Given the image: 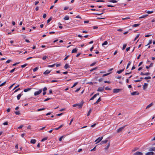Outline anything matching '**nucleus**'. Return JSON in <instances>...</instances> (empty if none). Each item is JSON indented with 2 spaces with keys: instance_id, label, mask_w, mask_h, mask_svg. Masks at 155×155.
<instances>
[{
  "instance_id": "obj_3",
  "label": "nucleus",
  "mask_w": 155,
  "mask_h": 155,
  "mask_svg": "<svg viewBox=\"0 0 155 155\" xmlns=\"http://www.w3.org/2000/svg\"><path fill=\"white\" fill-rule=\"evenodd\" d=\"M103 139V137H101L98 138L97 140H96L95 141V142H96L97 141L96 143H99Z\"/></svg>"
},
{
  "instance_id": "obj_27",
  "label": "nucleus",
  "mask_w": 155,
  "mask_h": 155,
  "mask_svg": "<svg viewBox=\"0 0 155 155\" xmlns=\"http://www.w3.org/2000/svg\"><path fill=\"white\" fill-rule=\"evenodd\" d=\"M145 12H146L147 13H148V14H151L152 13H153V11H147V10H146L145 11Z\"/></svg>"
},
{
  "instance_id": "obj_47",
  "label": "nucleus",
  "mask_w": 155,
  "mask_h": 155,
  "mask_svg": "<svg viewBox=\"0 0 155 155\" xmlns=\"http://www.w3.org/2000/svg\"><path fill=\"white\" fill-rule=\"evenodd\" d=\"M27 65V64H25L24 65H22L21 66V67L22 68H24L26 67Z\"/></svg>"
},
{
  "instance_id": "obj_64",
  "label": "nucleus",
  "mask_w": 155,
  "mask_h": 155,
  "mask_svg": "<svg viewBox=\"0 0 155 155\" xmlns=\"http://www.w3.org/2000/svg\"><path fill=\"white\" fill-rule=\"evenodd\" d=\"M46 17V14H44L43 16V18H45Z\"/></svg>"
},
{
  "instance_id": "obj_26",
  "label": "nucleus",
  "mask_w": 155,
  "mask_h": 155,
  "mask_svg": "<svg viewBox=\"0 0 155 155\" xmlns=\"http://www.w3.org/2000/svg\"><path fill=\"white\" fill-rule=\"evenodd\" d=\"M140 24H134L132 25L133 27H137L139 26L140 25Z\"/></svg>"
},
{
  "instance_id": "obj_10",
  "label": "nucleus",
  "mask_w": 155,
  "mask_h": 155,
  "mask_svg": "<svg viewBox=\"0 0 155 155\" xmlns=\"http://www.w3.org/2000/svg\"><path fill=\"white\" fill-rule=\"evenodd\" d=\"M154 153L152 152H150L146 153V155H153Z\"/></svg>"
},
{
  "instance_id": "obj_11",
  "label": "nucleus",
  "mask_w": 155,
  "mask_h": 155,
  "mask_svg": "<svg viewBox=\"0 0 155 155\" xmlns=\"http://www.w3.org/2000/svg\"><path fill=\"white\" fill-rule=\"evenodd\" d=\"M78 51V49L76 48L74 49H73L71 51V53H74L77 52Z\"/></svg>"
},
{
  "instance_id": "obj_16",
  "label": "nucleus",
  "mask_w": 155,
  "mask_h": 155,
  "mask_svg": "<svg viewBox=\"0 0 155 155\" xmlns=\"http://www.w3.org/2000/svg\"><path fill=\"white\" fill-rule=\"evenodd\" d=\"M22 95L23 94H22L21 93L18 94L17 96V98L18 100H19L21 97V96H22Z\"/></svg>"
},
{
  "instance_id": "obj_31",
  "label": "nucleus",
  "mask_w": 155,
  "mask_h": 155,
  "mask_svg": "<svg viewBox=\"0 0 155 155\" xmlns=\"http://www.w3.org/2000/svg\"><path fill=\"white\" fill-rule=\"evenodd\" d=\"M91 110V109H90L89 110L87 114V116H89V115H90Z\"/></svg>"
},
{
  "instance_id": "obj_9",
  "label": "nucleus",
  "mask_w": 155,
  "mask_h": 155,
  "mask_svg": "<svg viewBox=\"0 0 155 155\" xmlns=\"http://www.w3.org/2000/svg\"><path fill=\"white\" fill-rule=\"evenodd\" d=\"M139 93L137 91H134L133 92H132L131 93V95H139Z\"/></svg>"
},
{
  "instance_id": "obj_1",
  "label": "nucleus",
  "mask_w": 155,
  "mask_h": 155,
  "mask_svg": "<svg viewBox=\"0 0 155 155\" xmlns=\"http://www.w3.org/2000/svg\"><path fill=\"white\" fill-rule=\"evenodd\" d=\"M84 103V102L83 101H82L81 102L80 104H73V107H75L77 106H78V107L79 108H81L83 106V105Z\"/></svg>"
},
{
  "instance_id": "obj_38",
  "label": "nucleus",
  "mask_w": 155,
  "mask_h": 155,
  "mask_svg": "<svg viewBox=\"0 0 155 155\" xmlns=\"http://www.w3.org/2000/svg\"><path fill=\"white\" fill-rule=\"evenodd\" d=\"M78 82H76L74 83L73 85L71 87V88H72L78 84Z\"/></svg>"
},
{
  "instance_id": "obj_24",
  "label": "nucleus",
  "mask_w": 155,
  "mask_h": 155,
  "mask_svg": "<svg viewBox=\"0 0 155 155\" xmlns=\"http://www.w3.org/2000/svg\"><path fill=\"white\" fill-rule=\"evenodd\" d=\"M69 67V65L67 64H66L64 66V68L65 69H67Z\"/></svg>"
},
{
  "instance_id": "obj_19",
  "label": "nucleus",
  "mask_w": 155,
  "mask_h": 155,
  "mask_svg": "<svg viewBox=\"0 0 155 155\" xmlns=\"http://www.w3.org/2000/svg\"><path fill=\"white\" fill-rule=\"evenodd\" d=\"M69 17L68 16L66 15L65 16V17L64 18V19L65 20H67L69 19Z\"/></svg>"
},
{
  "instance_id": "obj_8",
  "label": "nucleus",
  "mask_w": 155,
  "mask_h": 155,
  "mask_svg": "<svg viewBox=\"0 0 155 155\" xmlns=\"http://www.w3.org/2000/svg\"><path fill=\"white\" fill-rule=\"evenodd\" d=\"M148 86V84L145 83L144 85H143V90H145L147 88Z\"/></svg>"
},
{
  "instance_id": "obj_62",
  "label": "nucleus",
  "mask_w": 155,
  "mask_h": 155,
  "mask_svg": "<svg viewBox=\"0 0 155 155\" xmlns=\"http://www.w3.org/2000/svg\"><path fill=\"white\" fill-rule=\"evenodd\" d=\"M153 64L152 63H150V65L149 67H152L153 66Z\"/></svg>"
},
{
  "instance_id": "obj_61",
  "label": "nucleus",
  "mask_w": 155,
  "mask_h": 155,
  "mask_svg": "<svg viewBox=\"0 0 155 155\" xmlns=\"http://www.w3.org/2000/svg\"><path fill=\"white\" fill-rule=\"evenodd\" d=\"M51 98H47L45 100H44V101H48V100H50V99H51Z\"/></svg>"
},
{
  "instance_id": "obj_12",
  "label": "nucleus",
  "mask_w": 155,
  "mask_h": 155,
  "mask_svg": "<svg viewBox=\"0 0 155 155\" xmlns=\"http://www.w3.org/2000/svg\"><path fill=\"white\" fill-rule=\"evenodd\" d=\"M101 101V98L100 97L98 99V100L96 101V102L94 103V104H97L99 102H100Z\"/></svg>"
},
{
  "instance_id": "obj_34",
  "label": "nucleus",
  "mask_w": 155,
  "mask_h": 155,
  "mask_svg": "<svg viewBox=\"0 0 155 155\" xmlns=\"http://www.w3.org/2000/svg\"><path fill=\"white\" fill-rule=\"evenodd\" d=\"M48 139V137H45L43 138L41 140V141L42 142H43L46 140H47V139Z\"/></svg>"
},
{
  "instance_id": "obj_4",
  "label": "nucleus",
  "mask_w": 155,
  "mask_h": 155,
  "mask_svg": "<svg viewBox=\"0 0 155 155\" xmlns=\"http://www.w3.org/2000/svg\"><path fill=\"white\" fill-rule=\"evenodd\" d=\"M122 90L121 89H113V93H117L119 92L120 91Z\"/></svg>"
},
{
  "instance_id": "obj_33",
  "label": "nucleus",
  "mask_w": 155,
  "mask_h": 155,
  "mask_svg": "<svg viewBox=\"0 0 155 155\" xmlns=\"http://www.w3.org/2000/svg\"><path fill=\"white\" fill-rule=\"evenodd\" d=\"M15 113L17 115H19L21 114L20 112L19 111H15Z\"/></svg>"
},
{
  "instance_id": "obj_29",
  "label": "nucleus",
  "mask_w": 155,
  "mask_h": 155,
  "mask_svg": "<svg viewBox=\"0 0 155 155\" xmlns=\"http://www.w3.org/2000/svg\"><path fill=\"white\" fill-rule=\"evenodd\" d=\"M31 89V88H27L26 89H25L24 90V91L25 92H27L30 91Z\"/></svg>"
},
{
  "instance_id": "obj_6",
  "label": "nucleus",
  "mask_w": 155,
  "mask_h": 155,
  "mask_svg": "<svg viewBox=\"0 0 155 155\" xmlns=\"http://www.w3.org/2000/svg\"><path fill=\"white\" fill-rule=\"evenodd\" d=\"M104 90V87H100L97 90L98 91L102 92Z\"/></svg>"
},
{
  "instance_id": "obj_51",
  "label": "nucleus",
  "mask_w": 155,
  "mask_h": 155,
  "mask_svg": "<svg viewBox=\"0 0 155 155\" xmlns=\"http://www.w3.org/2000/svg\"><path fill=\"white\" fill-rule=\"evenodd\" d=\"M96 63V62H94L93 63H92V64H91L90 65V66H92L94 65Z\"/></svg>"
},
{
  "instance_id": "obj_17",
  "label": "nucleus",
  "mask_w": 155,
  "mask_h": 155,
  "mask_svg": "<svg viewBox=\"0 0 155 155\" xmlns=\"http://www.w3.org/2000/svg\"><path fill=\"white\" fill-rule=\"evenodd\" d=\"M108 141V140H104L102 141L100 143L101 144H103L106 143Z\"/></svg>"
},
{
  "instance_id": "obj_50",
  "label": "nucleus",
  "mask_w": 155,
  "mask_h": 155,
  "mask_svg": "<svg viewBox=\"0 0 155 155\" xmlns=\"http://www.w3.org/2000/svg\"><path fill=\"white\" fill-rule=\"evenodd\" d=\"M105 89L106 90H111V89L109 87H106L105 88Z\"/></svg>"
},
{
  "instance_id": "obj_63",
  "label": "nucleus",
  "mask_w": 155,
  "mask_h": 155,
  "mask_svg": "<svg viewBox=\"0 0 155 155\" xmlns=\"http://www.w3.org/2000/svg\"><path fill=\"white\" fill-rule=\"evenodd\" d=\"M94 46H92L90 49V51H91L93 50V49H94Z\"/></svg>"
},
{
  "instance_id": "obj_21",
  "label": "nucleus",
  "mask_w": 155,
  "mask_h": 155,
  "mask_svg": "<svg viewBox=\"0 0 155 155\" xmlns=\"http://www.w3.org/2000/svg\"><path fill=\"white\" fill-rule=\"evenodd\" d=\"M153 103H151L150 104H149V105H147V106L146 108L147 109V108H149L150 107H151L153 105Z\"/></svg>"
},
{
  "instance_id": "obj_48",
  "label": "nucleus",
  "mask_w": 155,
  "mask_h": 155,
  "mask_svg": "<svg viewBox=\"0 0 155 155\" xmlns=\"http://www.w3.org/2000/svg\"><path fill=\"white\" fill-rule=\"evenodd\" d=\"M48 58V57L47 56H44L42 58V59L43 60H45L47 58Z\"/></svg>"
},
{
  "instance_id": "obj_54",
  "label": "nucleus",
  "mask_w": 155,
  "mask_h": 155,
  "mask_svg": "<svg viewBox=\"0 0 155 155\" xmlns=\"http://www.w3.org/2000/svg\"><path fill=\"white\" fill-rule=\"evenodd\" d=\"M19 85H17V86H15L14 88L13 89V90H14L15 89H16V88H17V87H19Z\"/></svg>"
},
{
  "instance_id": "obj_22",
  "label": "nucleus",
  "mask_w": 155,
  "mask_h": 155,
  "mask_svg": "<svg viewBox=\"0 0 155 155\" xmlns=\"http://www.w3.org/2000/svg\"><path fill=\"white\" fill-rule=\"evenodd\" d=\"M149 150L150 151H155V147H153L150 148L149 149Z\"/></svg>"
},
{
  "instance_id": "obj_35",
  "label": "nucleus",
  "mask_w": 155,
  "mask_h": 155,
  "mask_svg": "<svg viewBox=\"0 0 155 155\" xmlns=\"http://www.w3.org/2000/svg\"><path fill=\"white\" fill-rule=\"evenodd\" d=\"M55 65V64H52V65H48V67H54V66Z\"/></svg>"
},
{
  "instance_id": "obj_23",
  "label": "nucleus",
  "mask_w": 155,
  "mask_h": 155,
  "mask_svg": "<svg viewBox=\"0 0 155 155\" xmlns=\"http://www.w3.org/2000/svg\"><path fill=\"white\" fill-rule=\"evenodd\" d=\"M140 35V34H138L137 35L136 37L134 39V41H135L138 38V37H139Z\"/></svg>"
},
{
  "instance_id": "obj_13",
  "label": "nucleus",
  "mask_w": 155,
  "mask_h": 155,
  "mask_svg": "<svg viewBox=\"0 0 155 155\" xmlns=\"http://www.w3.org/2000/svg\"><path fill=\"white\" fill-rule=\"evenodd\" d=\"M36 140L35 139H32L31 140L30 142L31 143L35 144L36 142Z\"/></svg>"
},
{
  "instance_id": "obj_2",
  "label": "nucleus",
  "mask_w": 155,
  "mask_h": 155,
  "mask_svg": "<svg viewBox=\"0 0 155 155\" xmlns=\"http://www.w3.org/2000/svg\"><path fill=\"white\" fill-rule=\"evenodd\" d=\"M42 89H40L39 91H36L34 93V95L37 96L42 91Z\"/></svg>"
},
{
  "instance_id": "obj_28",
  "label": "nucleus",
  "mask_w": 155,
  "mask_h": 155,
  "mask_svg": "<svg viewBox=\"0 0 155 155\" xmlns=\"http://www.w3.org/2000/svg\"><path fill=\"white\" fill-rule=\"evenodd\" d=\"M107 44H108L107 42V41H105L103 43H102V45L103 46L104 45H107Z\"/></svg>"
},
{
  "instance_id": "obj_32",
  "label": "nucleus",
  "mask_w": 155,
  "mask_h": 155,
  "mask_svg": "<svg viewBox=\"0 0 155 155\" xmlns=\"http://www.w3.org/2000/svg\"><path fill=\"white\" fill-rule=\"evenodd\" d=\"M38 67H37L33 69V71L34 72H35L37 71L38 69Z\"/></svg>"
},
{
  "instance_id": "obj_25",
  "label": "nucleus",
  "mask_w": 155,
  "mask_h": 155,
  "mask_svg": "<svg viewBox=\"0 0 155 155\" xmlns=\"http://www.w3.org/2000/svg\"><path fill=\"white\" fill-rule=\"evenodd\" d=\"M110 143L109 142L108 143V145L105 147V150H107L108 149V148L110 146Z\"/></svg>"
},
{
  "instance_id": "obj_46",
  "label": "nucleus",
  "mask_w": 155,
  "mask_h": 155,
  "mask_svg": "<svg viewBox=\"0 0 155 155\" xmlns=\"http://www.w3.org/2000/svg\"><path fill=\"white\" fill-rule=\"evenodd\" d=\"M45 109V108H40V109H38V111H40L41 110H44Z\"/></svg>"
},
{
  "instance_id": "obj_5",
  "label": "nucleus",
  "mask_w": 155,
  "mask_h": 155,
  "mask_svg": "<svg viewBox=\"0 0 155 155\" xmlns=\"http://www.w3.org/2000/svg\"><path fill=\"white\" fill-rule=\"evenodd\" d=\"M126 125H125L123 127L119 128L117 130V133H119L120 131H121L126 127Z\"/></svg>"
},
{
  "instance_id": "obj_37",
  "label": "nucleus",
  "mask_w": 155,
  "mask_h": 155,
  "mask_svg": "<svg viewBox=\"0 0 155 155\" xmlns=\"http://www.w3.org/2000/svg\"><path fill=\"white\" fill-rule=\"evenodd\" d=\"M52 17H50V18L47 20V23H49L50 21L52 20Z\"/></svg>"
},
{
  "instance_id": "obj_39",
  "label": "nucleus",
  "mask_w": 155,
  "mask_h": 155,
  "mask_svg": "<svg viewBox=\"0 0 155 155\" xmlns=\"http://www.w3.org/2000/svg\"><path fill=\"white\" fill-rule=\"evenodd\" d=\"M111 73H107V74H104L103 75V77H104L105 76H107V75H109Z\"/></svg>"
},
{
  "instance_id": "obj_14",
  "label": "nucleus",
  "mask_w": 155,
  "mask_h": 155,
  "mask_svg": "<svg viewBox=\"0 0 155 155\" xmlns=\"http://www.w3.org/2000/svg\"><path fill=\"white\" fill-rule=\"evenodd\" d=\"M51 72V71H49L48 70H46L45 72L43 73L44 74H49Z\"/></svg>"
},
{
  "instance_id": "obj_58",
  "label": "nucleus",
  "mask_w": 155,
  "mask_h": 155,
  "mask_svg": "<svg viewBox=\"0 0 155 155\" xmlns=\"http://www.w3.org/2000/svg\"><path fill=\"white\" fill-rule=\"evenodd\" d=\"M23 127V125H21L19 127H18V128L19 129H21L22 128V127Z\"/></svg>"
},
{
  "instance_id": "obj_40",
  "label": "nucleus",
  "mask_w": 155,
  "mask_h": 155,
  "mask_svg": "<svg viewBox=\"0 0 155 155\" xmlns=\"http://www.w3.org/2000/svg\"><path fill=\"white\" fill-rule=\"evenodd\" d=\"M130 19V17H126L125 18H122V19L123 20H127V19Z\"/></svg>"
},
{
  "instance_id": "obj_18",
  "label": "nucleus",
  "mask_w": 155,
  "mask_h": 155,
  "mask_svg": "<svg viewBox=\"0 0 155 155\" xmlns=\"http://www.w3.org/2000/svg\"><path fill=\"white\" fill-rule=\"evenodd\" d=\"M63 126H64L63 124H62V125H61L59 127L55 128V129L56 130H58L60 128H61Z\"/></svg>"
},
{
  "instance_id": "obj_55",
  "label": "nucleus",
  "mask_w": 155,
  "mask_h": 155,
  "mask_svg": "<svg viewBox=\"0 0 155 155\" xmlns=\"http://www.w3.org/2000/svg\"><path fill=\"white\" fill-rule=\"evenodd\" d=\"M95 150H96V147H94L93 149H92L91 150V151H95Z\"/></svg>"
},
{
  "instance_id": "obj_30",
  "label": "nucleus",
  "mask_w": 155,
  "mask_h": 155,
  "mask_svg": "<svg viewBox=\"0 0 155 155\" xmlns=\"http://www.w3.org/2000/svg\"><path fill=\"white\" fill-rule=\"evenodd\" d=\"M18 68H14L13 69L11 70L10 71V72L11 73H12L13 72L15 71V69H18Z\"/></svg>"
},
{
  "instance_id": "obj_41",
  "label": "nucleus",
  "mask_w": 155,
  "mask_h": 155,
  "mask_svg": "<svg viewBox=\"0 0 155 155\" xmlns=\"http://www.w3.org/2000/svg\"><path fill=\"white\" fill-rule=\"evenodd\" d=\"M151 79V77L150 76H148V77H145L144 78V79H146V80L148 79Z\"/></svg>"
},
{
  "instance_id": "obj_53",
  "label": "nucleus",
  "mask_w": 155,
  "mask_h": 155,
  "mask_svg": "<svg viewBox=\"0 0 155 155\" xmlns=\"http://www.w3.org/2000/svg\"><path fill=\"white\" fill-rule=\"evenodd\" d=\"M15 84V83H14L13 84H12L9 87V89H11L12 87V86Z\"/></svg>"
},
{
  "instance_id": "obj_57",
  "label": "nucleus",
  "mask_w": 155,
  "mask_h": 155,
  "mask_svg": "<svg viewBox=\"0 0 155 155\" xmlns=\"http://www.w3.org/2000/svg\"><path fill=\"white\" fill-rule=\"evenodd\" d=\"M152 43V40H150L149 41V43H148V44L147 45H148Z\"/></svg>"
},
{
  "instance_id": "obj_36",
  "label": "nucleus",
  "mask_w": 155,
  "mask_h": 155,
  "mask_svg": "<svg viewBox=\"0 0 155 155\" xmlns=\"http://www.w3.org/2000/svg\"><path fill=\"white\" fill-rule=\"evenodd\" d=\"M97 68H98L97 67H95V68H94L91 69L90 70V71L92 72L94 70H96V69H97Z\"/></svg>"
},
{
  "instance_id": "obj_60",
  "label": "nucleus",
  "mask_w": 155,
  "mask_h": 155,
  "mask_svg": "<svg viewBox=\"0 0 155 155\" xmlns=\"http://www.w3.org/2000/svg\"><path fill=\"white\" fill-rule=\"evenodd\" d=\"M104 82L105 83H108V84H110V81H104Z\"/></svg>"
},
{
  "instance_id": "obj_42",
  "label": "nucleus",
  "mask_w": 155,
  "mask_h": 155,
  "mask_svg": "<svg viewBox=\"0 0 155 155\" xmlns=\"http://www.w3.org/2000/svg\"><path fill=\"white\" fill-rule=\"evenodd\" d=\"M97 2H104V1L102 0H97L96 1Z\"/></svg>"
},
{
  "instance_id": "obj_43",
  "label": "nucleus",
  "mask_w": 155,
  "mask_h": 155,
  "mask_svg": "<svg viewBox=\"0 0 155 155\" xmlns=\"http://www.w3.org/2000/svg\"><path fill=\"white\" fill-rule=\"evenodd\" d=\"M126 46L127 45L126 44H124L123 47L122 49L124 50L125 49L126 47Z\"/></svg>"
},
{
  "instance_id": "obj_59",
  "label": "nucleus",
  "mask_w": 155,
  "mask_h": 155,
  "mask_svg": "<svg viewBox=\"0 0 155 155\" xmlns=\"http://www.w3.org/2000/svg\"><path fill=\"white\" fill-rule=\"evenodd\" d=\"M47 90V88L46 87H45L43 89V91L44 92H45Z\"/></svg>"
},
{
  "instance_id": "obj_44",
  "label": "nucleus",
  "mask_w": 155,
  "mask_h": 155,
  "mask_svg": "<svg viewBox=\"0 0 155 155\" xmlns=\"http://www.w3.org/2000/svg\"><path fill=\"white\" fill-rule=\"evenodd\" d=\"M6 83V81H5L3 83H2V84H0V87H1V86L4 85H5V84Z\"/></svg>"
},
{
  "instance_id": "obj_45",
  "label": "nucleus",
  "mask_w": 155,
  "mask_h": 155,
  "mask_svg": "<svg viewBox=\"0 0 155 155\" xmlns=\"http://www.w3.org/2000/svg\"><path fill=\"white\" fill-rule=\"evenodd\" d=\"M58 82V80H52L51 81V83H52L55 82Z\"/></svg>"
},
{
  "instance_id": "obj_15",
  "label": "nucleus",
  "mask_w": 155,
  "mask_h": 155,
  "mask_svg": "<svg viewBox=\"0 0 155 155\" xmlns=\"http://www.w3.org/2000/svg\"><path fill=\"white\" fill-rule=\"evenodd\" d=\"M148 15V14H146L144 15H143L142 16H140L139 18H145Z\"/></svg>"
},
{
  "instance_id": "obj_56",
  "label": "nucleus",
  "mask_w": 155,
  "mask_h": 155,
  "mask_svg": "<svg viewBox=\"0 0 155 155\" xmlns=\"http://www.w3.org/2000/svg\"><path fill=\"white\" fill-rule=\"evenodd\" d=\"M150 74V73L149 72L146 73H145V75H149Z\"/></svg>"
},
{
  "instance_id": "obj_49",
  "label": "nucleus",
  "mask_w": 155,
  "mask_h": 155,
  "mask_svg": "<svg viewBox=\"0 0 155 155\" xmlns=\"http://www.w3.org/2000/svg\"><path fill=\"white\" fill-rule=\"evenodd\" d=\"M3 124L4 125H7L8 124V122H5L3 123Z\"/></svg>"
},
{
  "instance_id": "obj_52",
  "label": "nucleus",
  "mask_w": 155,
  "mask_h": 155,
  "mask_svg": "<svg viewBox=\"0 0 155 155\" xmlns=\"http://www.w3.org/2000/svg\"><path fill=\"white\" fill-rule=\"evenodd\" d=\"M20 90V88H18L17 89H16L14 92V93H15L17 92V91H18Z\"/></svg>"
},
{
  "instance_id": "obj_20",
  "label": "nucleus",
  "mask_w": 155,
  "mask_h": 155,
  "mask_svg": "<svg viewBox=\"0 0 155 155\" xmlns=\"http://www.w3.org/2000/svg\"><path fill=\"white\" fill-rule=\"evenodd\" d=\"M124 71V69H123L119 71H117V73H118V74H120L123 71Z\"/></svg>"
},
{
  "instance_id": "obj_7",
  "label": "nucleus",
  "mask_w": 155,
  "mask_h": 155,
  "mask_svg": "<svg viewBox=\"0 0 155 155\" xmlns=\"http://www.w3.org/2000/svg\"><path fill=\"white\" fill-rule=\"evenodd\" d=\"M134 155H143V154L141 152L137 151L134 154Z\"/></svg>"
}]
</instances>
